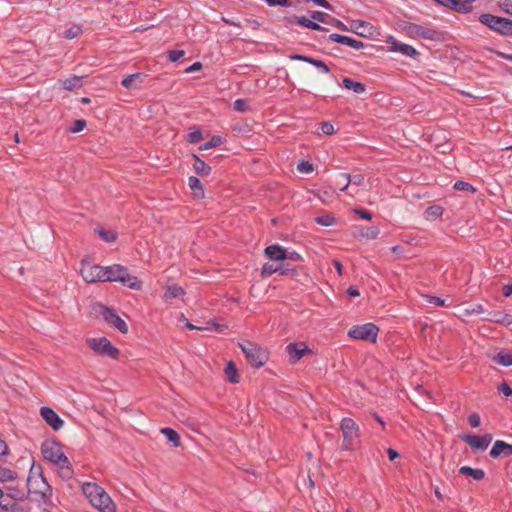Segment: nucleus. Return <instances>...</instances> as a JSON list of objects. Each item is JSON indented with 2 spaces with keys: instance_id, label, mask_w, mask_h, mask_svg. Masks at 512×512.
<instances>
[{
  "instance_id": "f257e3e1",
  "label": "nucleus",
  "mask_w": 512,
  "mask_h": 512,
  "mask_svg": "<svg viewBox=\"0 0 512 512\" xmlns=\"http://www.w3.org/2000/svg\"><path fill=\"white\" fill-rule=\"evenodd\" d=\"M83 494L92 506L100 512H116V506L109 494L96 483L86 482L82 485Z\"/></svg>"
},
{
  "instance_id": "f03ea898",
  "label": "nucleus",
  "mask_w": 512,
  "mask_h": 512,
  "mask_svg": "<svg viewBox=\"0 0 512 512\" xmlns=\"http://www.w3.org/2000/svg\"><path fill=\"white\" fill-rule=\"evenodd\" d=\"M41 452L45 460L58 465L63 470L64 476H71L70 462L58 442L44 441L41 445Z\"/></svg>"
},
{
  "instance_id": "7ed1b4c3",
  "label": "nucleus",
  "mask_w": 512,
  "mask_h": 512,
  "mask_svg": "<svg viewBox=\"0 0 512 512\" xmlns=\"http://www.w3.org/2000/svg\"><path fill=\"white\" fill-rule=\"evenodd\" d=\"M121 282L123 285L134 289H141V282L135 276L128 273V269L122 265L103 266L102 282Z\"/></svg>"
},
{
  "instance_id": "20e7f679",
  "label": "nucleus",
  "mask_w": 512,
  "mask_h": 512,
  "mask_svg": "<svg viewBox=\"0 0 512 512\" xmlns=\"http://www.w3.org/2000/svg\"><path fill=\"white\" fill-rule=\"evenodd\" d=\"M479 21L493 32L503 36L510 37L512 36V20L496 16L490 13H484L479 16Z\"/></svg>"
},
{
  "instance_id": "39448f33",
  "label": "nucleus",
  "mask_w": 512,
  "mask_h": 512,
  "mask_svg": "<svg viewBox=\"0 0 512 512\" xmlns=\"http://www.w3.org/2000/svg\"><path fill=\"white\" fill-rule=\"evenodd\" d=\"M340 429L343 434L342 449L353 450L355 441L360 435L359 426L352 418L345 417L341 420Z\"/></svg>"
},
{
  "instance_id": "423d86ee",
  "label": "nucleus",
  "mask_w": 512,
  "mask_h": 512,
  "mask_svg": "<svg viewBox=\"0 0 512 512\" xmlns=\"http://www.w3.org/2000/svg\"><path fill=\"white\" fill-rule=\"evenodd\" d=\"M239 345L251 366L259 368L266 363L268 359L266 350L252 342H245Z\"/></svg>"
},
{
  "instance_id": "0eeeda50",
  "label": "nucleus",
  "mask_w": 512,
  "mask_h": 512,
  "mask_svg": "<svg viewBox=\"0 0 512 512\" xmlns=\"http://www.w3.org/2000/svg\"><path fill=\"white\" fill-rule=\"evenodd\" d=\"M379 328L373 323L355 325L348 331V336L357 340H364L375 343L378 337Z\"/></svg>"
},
{
  "instance_id": "6e6552de",
  "label": "nucleus",
  "mask_w": 512,
  "mask_h": 512,
  "mask_svg": "<svg viewBox=\"0 0 512 512\" xmlns=\"http://www.w3.org/2000/svg\"><path fill=\"white\" fill-rule=\"evenodd\" d=\"M87 345L96 353L103 356H108L112 359H117L119 350L112 345L106 337L88 338Z\"/></svg>"
},
{
  "instance_id": "1a4fd4ad",
  "label": "nucleus",
  "mask_w": 512,
  "mask_h": 512,
  "mask_svg": "<svg viewBox=\"0 0 512 512\" xmlns=\"http://www.w3.org/2000/svg\"><path fill=\"white\" fill-rule=\"evenodd\" d=\"M80 273L87 283L102 282L103 266L93 265L83 261L81 263Z\"/></svg>"
},
{
  "instance_id": "9d476101",
  "label": "nucleus",
  "mask_w": 512,
  "mask_h": 512,
  "mask_svg": "<svg viewBox=\"0 0 512 512\" xmlns=\"http://www.w3.org/2000/svg\"><path fill=\"white\" fill-rule=\"evenodd\" d=\"M101 315L107 323L112 324L119 332H128V326L126 322L116 313L114 309L101 306Z\"/></svg>"
},
{
  "instance_id": "9b49d317",
  "label": "nucleus",
  "mask_w": 512,
  "mask_h": 512,
  "mask_svg": "<svg viewBox=\"0 0 512 512\" xmlns=\"http://www.w3.org/2000/svg\"><path fill=\"white\" fill-rule=\"evenodd\" d=\"M463 441L467 443L472 449L484 451L488 448L492 441L491 434L484 435H471L467 434L463 436Z\"/></svg>"
},
{
  "instance_id": "f8f14e48",
  "label": "nucleus",
  "mask_w": 512,
  "mask_h": 512,
  "mask_svg": "<svg viewBox=\"0 0 512 512\" xmlns=\"http://www.w3.org/2000/svg\"><path fill=\"white\" fill-rule=\"evenodd\" d=\"M286 352L291 363L298 362L310 349L304 343H290L286 347Z\"/></svg>"
},
{
  "instance_id": "ddd939ff",
  "label": "nucleus",
  "mask_w": 512,
  "mask_h": 512,
  "mask_svg": "<svg viewBox=\"0 0 512 512\" xmlns=\"http://www.w3.org/2000/svg\"><path fill=\"white\" fill-rule=\"evenodd\" d=\"M40 415L45 420V422L54 430H59L64 425V421L58 416V414L53 409L49 407H42L40 409Z\"/></svg>"
},
{
  "instance_id": "4468645a",
  "label": "nucleus",
  "mask_w": 512,
  "mask_h": 512,
  "mask_svg": "<svg viewBox=\"0 0 512 512\" xmlns=\"http://www.w3.org/2000/svg\"><path fill=\"white\" fill-rule=\"evenodd\" d=\"M328 40L334 43H338L341 45H345L351 47L355 50H360L364 48V43L357 39L351 38L349 36L340 35L337 33H332L328 36Z\"/></svg>"
},
{
  "instance_id": "2eb2a0df",
  "label": "nucleus",
  "mask_w": 512,
  "mask_h": 512,
  "mask_svg": "<svg viewBox=\"0 0 512 512\" xmlns=\"http://www.w3.org/2000/svg\"><path fill=\"white\" fill-rule=\"evenodd\" d=\"M490 456L494 459L499 457L512 456V444H508L502 440H496L490 450Z\"/></svg>"
},
{
  "instance_id": "dca6fc26",
  "label": "nucleus",
  "mask_w": 512,
  "mask_h": 512,
  "mask_svg": "<svg viewBox=\"0 0 512 512\" xmlns=\"http://www.w3.org/2000/svg\"><path fill=\"white\" fill-rule=\"evenodd\" d=\"M409 29H410L411 33H413L414 35H416L422 39H426V40L439 39V32L434 29L427 28V27H424V26H421L418 24H412Z\"/></svg>"
},
{
  "instance_id": "f3484780",
  "label": "nucleus",
  "mask_w": 512,
  "mask_h": 512,
  "mask_svg": "<svg viewBox=\"0 0 512 512\" xmlns=\"http://www.w3.org/2000/svg\"><path fill=\"white\" fill-rule=\"evenodd\" d=\"M274 273H279L280 275H294L296 271L293 268H285L282 265H274L270 263H265L262 266L261 274L263 277L271 276Z\"/></svg>"
},
{
  "instance_id": "a211bd4d",
  "label": "nucleus",
  "mask_w": 512,
  "mask_h": 512,
  "mask_svg": "<svg viewBox=\"0 0 512 512\" xmlns=\"http://www.w3.org/2000/svg\"><path fill=\"white\" fill-rule=\"evenodd\" d=\"M19 505L16 501L11 497L10 494H5L2 489H0V512H18Z\"/></svg>"
},
{
  "instance_id": "6ab92c4d",
  "label": "nucleus",
  "mask_w": 512,
  "mask_h": 512,
  "mask_svg": "<svg viewBox=\"0 0 512 512\" xmlns=\"http://www.w3.org/2000/svg\"><path fill=\"white\" fill-rule=\"evenodd\" d=\"M144 78L145 75L142 73L128 74L122 79L121 84L123 87L129 90L139 89L143 83Z\"/></svg>"
},
{
  "instance_id": "aec40b11",
  "label": "nucleus",
  "mask_w": 512,
  "mask_h": 512,
  "mask_svg": "<svg viewBox=\"0 0 512 512\" xmlns=\"http://www.w3.org/2000/svg\"><path fill=\"white\" fill-rule=\"evenodd\" d=\"M265 256L271 261L286 260V249L279 244L270 245L264 250Z\"/></svg>"
},
{
  "instance_id": "412c9836",
  "label": "nucleus",
  "mask_w": 512,
  "mask_h": 512,
  "mask_svg": "<svg viewBox=\"0 0 512 512\" xmlns=\"http://www.w3.org/2000/svg\"><path fill=\"white\" fill-rule=\"evenodd\" d=\"M288 24L292 25L294 23L302 25L306 28L312 29V30H326L324 27H322L319 23L315 22L313 19L310 20L306 18L305 16H292L288 18Z\"/></svg>"
},
{
  "instance_id": "4be33fe9",
  "label": "nucleus",
  "mask_w": 512,
  "mask_h": 512,
  "mask_svg": "<svg viewBox=\"0 0 512 512\" xmlns=\"http://www.w3.org/2000/svg\"><path fill=\"white\" fill-rule=\"evenodd\" d=\"M391 51L399 52L404 56L416 58L419 55V52L411 45L401 43L399 41H393L391 44Z\"/></svg>"
},
{
  "instance_id": "5701e85b",
  "label": "nucleus",
  "mask_w": 512,
  "mask_h": 512,
  "mask_svg": "<svg viewBox=\"0 0 512 512\" xmlns=\"http://www.w3.org/2000/svg\"><path fill=\"white\" fill-rule=\"evenodd\" d=\"M338 179L344 181L341 191L347 190L350 184L356 186H362L364 184V176L361 174L351 176L348 173H340L338 174Z\"/></svg>"
},
{
  "instance_id": "b1692460",
  "label": "nucleus",
  "mask_w": 512,
  "mask_h": 512,
  "mask_svg": "<svg viewBox=\"0 0 512 512\" xmlns=\"http://www.w3.org/2000/svg\"><path fill=\"white\" fill-rule=\"evenodd\" d=\"M484 319L487 321H493L495 323L503 324L505 326H509L512 324V315L509 313H502L499 311L489 312Z\"/></svg>"
},
{
  "instance_id": "393cba45",
  "label": "nucleus",
  "mask_w": 512,
  "mask_h": 512,
  "mask_svg": "<svg viewBox=\"0 0 512 512\" xmlns=\"http://www.w3.org/2000/svg\"><path fill=\"white\" fill-rule=\"evenodd\" d=\"M459 473L464 476H470L476 481H481L485 478V471L481 468H472L470 466H462Z\"/></svg>"
},
{
  "instance_id": "a878e982",
  "label": "nucleus",
  "mask_w": 512,
  "mask_h": 512,
  "mask_svg": "<svg viewBox=\"0 0 512 512\" xmlns=\"http://www.w3.org/2000/svg\"><path fill=\"white\" fill-rule=\"evenodd\" d=\"M342 85L344 88L351 90L356 94H361L366 91V86L363 83L354 81L353 79L348 77H345L342 80Z\"/></svg>"
},
{
  "instance_id": "bb28decb",
  "label": "nucleus",
  "mask_w": 512,
  "mask_h": 512,
  "mask_svg": "<svg viewBox=\"0 0 512 512\" xmlns=\"http://www.w3.org/2000/svg\"><path fill=\"white\" fill-rule=\"evenodd\" d=\"M493 361L504 367L512 366V352L502 350L493 357Z\"/></svg>"
},
{
  "instance_id": "cd10ccee",
  "label": "nucleus",
  "mask_w": 512,
  "mask_h": 512,
  "mask_svg": "<svg viewBox=\"0 0 512 512\" xmlns=\"http://www.w3.org/2000/svg\"><path fill=\"white\" fill-rule=\"evenodd\" d=\"M194 164L193 168L197 174L201 176H208L211 172V167L206 164L202 159H200L197 155H193Z\"/></svg>"
},
{
  "instance_id": "c85d7f7f",
  "label": "nucleus",
  "mask_w": 512,
  "mask_h": 512,
  "mask_svg": "<svg viewBox=\"0 0 512 512\" xmlns=\"http://www.w3.org/2000/svg\"><path fill=\"white\" fill-rule=\"evenodd\" d=\"M82 79L83 77L81 76H76V75H73L65 80H63L61 83H62V87L65 89V90H68V91H71L73 89H76V88H81L82 87Z\"/></svg>"
},
{
  "instance_id": "c756f323",
  "label": "nucleus",
  "mask_w": 512,
  "mask_h": 512,
  "mask_svg": "<svg viewBox=\"0 0 512 512\" xmlns=\"http://www.w3.org/2000/svg\"><path fill=\"white\" fill-rule=\"evenodd\" d=\"M188 185L196 197L202 198L204 196V189L198 177L190 176L188 179Z\"/></svg>"
},
{
  "instance_id": "7c9ffc66",
  "label": "nucleus",
  "mask_w": 512,
  "mask_h": 512,
  "mask_svg": "<svg viewBox=\"0 0 512 512\" xmlns=\"http://www.w3.org/2000/svg\"><path fill=\"white\" fill-rule=\"evenodd\" d=\"M442 214L443 208L440 205H431L425 210L424 217L428 221H435L440 218Z\"/></svg>"
},
{
  "instance_id": "2f4dec72",
  "label": "nucleus",
  "mask_w": 512,
  "mask_h": 512,
  "mask_svg": "<svg viewBox=\"0 0 512 512\" xmlns=\"http://www.w3.org/2000/svg\"><path fill=\"white\" fill-rule=\"evenodd\" d=\"M160 432L166 437L168 442L172 443L174 447L180 446V436L174 429L165 427L162 428Z\"/></svg>"
},
{
  "instance_id": "473e14b6",
  "label": "nucleus",
  "mask_w": 512,
  "mask_h": 512,
  "mask_svg": "<svg viewBox=\"0 0 512 512\" xmlns=\"http://www.w3.org/2000/svg\"><path fill=\"white\" fill-rule=\"evenodd\" d=\"M225 375H226L227 380L230 383L235 384V383L239 382L238 371H237L235 364L232 361H229L227 363L226 368H225Z\"/></svg>"
},
{
  "instance_id": "72a5a7b5",
  "label": "nucleus",
  "mask_w": 512,
  "mask_h": 512,
  "mask_svg": "<svg viewBox=\"0 0 512 512\" xmlns=\"http://www.w3.org/2000/svg\"><path fill=\"white\" fill-rule=\"evenodd\" d=\"M184 289L181 286L178 285H170L167 287L164 297L165 299H174L179 296L184 295Z\"/></svg>"
},
{
  "instance_id": "f704fd0d",
  "label": "nucleus",
  "mask_w": 512,
  "mask_h": 512,
  "mask_svg": "<svg viewBox=\"0 0 512 512\" xmlns=\"http://www.w3.org/2000/svg\"><path fill=\"white\" fill-rule=\"evenodd\" d=\"M16 478H17V473L15 471L0 466V482L1 483L12 482Z\"/></svg>"
},
{
  "instance_id": "c9c22d12",
  "label": "nucleus",
  "mask_w": 512,
  "mask_h": 512,
  "mask_svg": "<svg viewBox=\"0 0 512 512\" xmlns=\"http://www.w3.org/2000/svg\"><path fill=\"white\" fill-rule=\"evenodd\" d=\"M353 26L355 28V31L360 36H365L366 32H369V30L372 28V26L363 20H356L353 22Z\"/></svg>"
},
{
  "instance_id": "e433bc0d",
  "label": "nucleus",
  "mask_w": 512,
  "mask_h": 512,
  "mask_svg": "<svg viewBox=\"0 0 512 512\" xmlns=\"http://www.w3.org/2000/svg\"><path fill=\"white\" fill-rule=\"evenodd\" d=\"M95 232L101 239L108 243L114 242L117 238V234L115 232L107 231L101 227L97 228Z\"/></svg>"
},
{
  "instance_id": "4c0bfd02",
  "label": "nucleus",
  "mask_w": 512,
  "mask_h": 512,
  "mask_svg": "<svg viewBox=\"0 0 512 512\" xmlns=\"http://www.w3.org/2000/svg\"><path fill=\"white\" fill-rule=\"evenodd\" d=\"M222 143H223V138L221 136L214 135V136L211 137V139L209 141H207L206 143L203 144L201 149L202 150H209V149H212L214 147L220 146Z\"/></svg>"
},
{
  "instance_id": "58836bf2",
  "label": "nucleus",
  "mask_w": 512,
  "mask_h": 512,
  "mask_svg": "<svg viewBox=\"0 0 512 512\" xmlns=\"http://www.w3.org/2000/svg\"><path fill=\"white\" fill-rule=\"evenodd\" d=\"M315 221L319 225H322V226H325V227L333 226L335 224V222H336L335 218L333 216L329 215V214L318 216L315 219Z\"/></svg>"
},
{
  "instance_id": "ea45409f",
  "label": "nucleus",
  "mask_w": 512,
  "mask_h": 512,
  "mask_svg": "<svg viewBox=\"0 0 512 512\" xmlns=\"http://www.w3.org/2000/svg\"><path fill=\"white\" fill-rule=\"evenodd\" d=\"M453 187L457 191H470L472 193L476 191V189L470 183L461 180L456 181Z\"/></svg>"
},
{
  "instance_id": "a19ab883",
  "label": "nucleus",
  "mask_w": 512,
  "mask_h": 512,
  "mask_svg": "<svg viewBox=\"0 0 512 512\" xmlns=\"http://www.w3.org/2000/svg\"><path fill=\"white\" fill-rule=\"evenodd\" d=\"M233 108L238 112H246L249 109V102L246 99H237L233 103Z\"/></svg>"
},
{
  "instance_id": "79ce46f5",
  "label": "nucleus",
  "mask_w": 512,
  "mask_h": 512,
  "mask_svg": "<svg viewBox=\"0 0 512 512\" xmlns=\"http://www.w3.org/2000/svg\"><path fill=\"white\" fill-rule=\"evenodd\" d=\"M202 132L199 129L190 131L187 135V141L191 144H196L202 140Z\"/></svg>"
},
{
  "instance_id": "37998d69",
  "label": "nucleus",
  "mask_w": 512,
  "mask_h": 512,
  "mask_svg": "<svg viewBox=\"0 0 512 512\" xmlns=\"http://www.w3.org/2000/svg\"><path fill=\"white\" fill-rule=\"evenodd\" d=\"M310 64L313 65L314 67H316L317 69H319L320 72H322L324 74H328L330 72V68L322 60L312 58V60L310 61Z\"/></svg>"
},
{
  "instance_id": "c03bdc74",
  "label": "nucleus",
  "mask_w": 512,
  "mask_h": 512,
  "mask_svg": "<svg viewBox=\"0 0 512 512\" xmlns=\"http://www.w3.org/2000/svg\"><path fill=\"white\" fill-rule=\"evenodd\" d=\"M379 228L377 226L368 227L365 231H362V236L367 239H375L379 235Z\"/></svg>"
},
{
  "instance_id": "a18cd8bd",
  "label": "nucleus",
  "mask_w": 512,
  "mask_h": 512,
  "mask_svg": "<svg viewBox=\"0 0 512 512\" xmlns=\"http://www.w3.org/2000/svg\"><path fill=\"white\" fill-rule=\"evenodd\" d=\"M484 312H485V309H484V306L482 304H473L469 308L465 309V314L466 315L481 314V313H484Z\"/></svg>"
},
{
  "instance_id": "49530a36",
  "label": "nucleus",
  "mask_w": 512,
  "mask_h": 512,
  "mask_svg": "<svg viewBox=\"0 0 512 512\" xmlns=\"http://www.w3.org/2000/svg\"><path fill=\"white\" fill-rule=\"evenodd\" d=\"M86 127V121L83 119L75 120L70 127V131L72 133H78L81 132Z\"/></svg>"
},
{
  "instance_id": "de8ad7c7",
  "label": "nucleus",
  "mask_w": 512,
  "mask_h": 512,
  "mask_svg": "<svg viewBox=\"0 0 512 512\" xmlns=\"http://www.w3.org/2000/svg\"><path fill=\"white\" fill-rule=\"evenodd\" d=\"M185 55L184 50H169L168 59L171 62H176Z\"/></svg>"
},
{
  "instance_id": "09e8293b",
  "label": "nucleus",
  "mask_w": 512,
  "mask_h": 512,
  "mask_svg": "<svg viewBox=\"0 0 512 512\" xmlns=\"http://www.w3.org/2000/svg\"><path fill=\"white\" fill-rule=\"evenodd\" d=\"M297 170L302 173H311L313 171V165L308 161H301L297 165Z\"/></svg>"
},
{
  "instance_id": "8fccbe9b",
  "label": "nucleus",
  "mask_w": 512,
  "mask_h": 512,
  "mask_svg": "<svg viewBox=\"0 0 512 512\" xmlns=\"http://www.w3.org/2000/svg\"><path fill=\"white\" fill-rule=\"evenodd\" d=\"M81 32V28L79 26H74L65 31L66 39H74L79 36Z\"/></svg>"
},
{
  "instance_id": "3c124183",
  "label": "nucleus",
  "mask_w": 512,
  "mask_h": 512,
  "mask_svg": "<svg viewBox=\"0 0 512 512\" xmlns=\"http://www.w3.org/2000/svg\"><path fill=\"white\" fill-rule=\"evenodd\" d=\"M500 9L512 16V0H502L499 2Z\"/></svg>"
},
{
  "instance_id": "603ef678",
  "label": "nucleus",
  "mask_w": 512,
  "mask_h": 512,
  "mask_svg": "<svg viewBox=\"0 0 512 512\" xmlns=\"http://www.w3.org/2000/svg\"><path fill=\"white\" fill-rule=\"evenodd\" d=\"M310 16L311 18L315 21V22H321V23H324L326 20V17H328V15L324 12H321V11H312L310 13Z\"/></svg>"
},
{
  "instance_id": "864d4df0",
  "label": "nucleus",
  "mask_w": 512,
  "mask_h": 512,
  "mask_svg": "<svg viewBox=\"0 0 512 512\" xmlns=\"http://www.w3.org/2000/svg\"><path fill=\"white\" fill-rule=\"evenodd\" d=\"M468 422H469V424H470L473 428H476V427L480 426V424H481V418H480L479 414H477V413H471V414L468 416Z\"/></svg>"
},
{
  "instance_id": "5fc2aeb1",
  "label": "nucleus",
  "mask_w": 512,
  "mask_h": 512,
  "mask_svg": "<svg viewBox=\"0 0 512 512\" xmlns=\"http://www.w3.org/2000/svg\"><path fill=\"white\" fill-rule=\"evenodd\" d=\"M498 391L502 393L505 397H509L512 395V388L505 381L498 386Z\"/></svg>"
},
{
  "instance_id": "6e6d98bb",
  "label": "nucleus",
  "mask_w": 512,
  "mask_h": 512,
  "mask_svg": "<svg viewBox=\"0 0 512 512\" xmlns=\"http://www.w3.org/2000/svg\"><path fill=\"white\" fill-rule=\"evenodd\" d=\"M354 213L357 214L361 219L368 221L372 219V214L368 210L354 209Z\"/></svg>"
},
{
  "instance_id": "4d7b16f0",
  "label": "nucleus",
  "mask_w": 512,
  "mask_h": 512,
  "mask_svg": "<svg viewBox=\"0 0 512 512\" xmlns=\"http://www.w3.org/2000/svg\"><path fill=\"white\" fill-rule=\"evenodd\" d=\"M321 131L325 135H332L334 133V127L329 122H323L321 124Z\"/></svg>"
},
{
  "instance_id": "13d9d810",
  "label": "nucleus",
  "mask_w": 512,
  "mask_h": 512,
  "mask_svg": "<svg viewBox=\"0 0 512 512\" xmlns=\"http://www.w3.org/2000/svg\"><path fill=\"white\" fill-rule=\"evenodd\" d=\"M428 302L438 307L445 306V299L436 296H429Z\"/></svg>"
},
{
  "instance_id": "bf43d9fd",
  "label": "nucleus",
  "mask_w": 512,
  "mask_h": 512,
  "mask_svg": "<svg viewBox=\"0 0 512 512\" xmlns=\"http://www.w3.org/2000/svg\"><path fill=\"white\" fill-rule=\"evenodd\" d=\"M286 260H291V261H294V262H298V261L302 260V257L296 251L289 252V251L286 250Z\"/></svg>"
},
{
  "instance_id": "052dcab7",
  "label": "nucleus",
  "mask_w": 512,
  "mask_h": 512,
  "mask_svg": "<svg viewBox=\"0 0 512 512\" xmlns=\"http://www.w3.org/2000/svg\"><path fill=\"white\" fill-rule=\"evenodd\" d=\"M291 60H297V61H303L310 64V61L312 60V57L300 55V54H293L290 55Z\"/></svg>"
},
{
  "instance_id": "680f3d73",
  "label": "nucleus",
  "mask_w": 512,
  "mask_h": 512,
  "mask_svg": "<svg viewBox=\"0 0 512 512\" xmlns=\"http://www.w3.org/2000/svg\"><path fill=\"white\" fill-rule=\"evenodd\" d=\"M184 321H185L186 327L191 329V330L203 331V330H210L211 329L209 326H205V327L195 326L192 323H190L187 319H184Z\"/></svg>"
},
{
  "instance_id": "e2e57ef3",
  "label": "nucleus",
  "mask_w": 512,
  "mask_h": 512,
  "mask_svg": "<svg viewBox=\"0 0 512 512\" xmlns=\"http://www.w3.org/2000/svg\"><path fill=\"white\" fill-rule=\"evenodd\" d=\"M201 68H202V64L200 62H194L193 64H191L190 66H188L185 69V72L191 73V72L199 71Z\"/></svg>"
},
{
  "instance_id": "0e129e2a",
  "label": "nucleus",
  "mask_w": 512,
  "mask_h": 512,
  "mask_svg": "<svg viewBox=\"0 0 512 512\" xmlns=\"http://www.w3.org/2000/svg\"><path fill=\"white\" fill-rule=\"evenodd\" d=\"M207 326H209L211 328L210 330L214 329L215 331L220 332V333L223 332L225 329V326L217 324L215 322H208Z\"/></svg>"
},
{
  "instance_id": "69168bd1",
  "label": "nucleus",
  "mask_w": 512,
  "mask_h": 512,
  "mask_svg": "<svg viewBox=\"0 0 512 512\" xmlns=\"http://www.w3.org/2000/svg\"><path fill=\"white\" fill-rule=\"evenodd\" d=\"M387 454H388V458L390 461H394L395 459H397L399 457V453L392 448H389L387 450Z\"/></svg>"
},
{
  "instance_id": "338daca9",
  "label": "nucleus",
  "mask_w": 512,
  "mask_h": 512,
  "mask_svg": "<svg viewBox=\"0 0 512 512\" xmlns=\"http://www.w3.org/2000/svg\"><path fill=\"white\" fill-rule=\"evenodd\" d=\"M347 294L351 297H357L360 295V292L358 290V288H356L355 286H350L348 289H347Z\"/></svg>"
},
{
  "instance_id": "774afa93",
  "label": "nucleus",
  "mask_w": 512,
  "mask_h": 512,
  "mask_svg": "<svg viewBox=\"0 0 512 512\" xmlns=\"http://www.w3.org/2000/svg\"><path fill=\"white\" fill-rule=\"evenodd\" d=\"M502 293L505 297L511 296L512 295V285L511 284L504 285L502 288Z\"/></svg>"
}]
</instances>
